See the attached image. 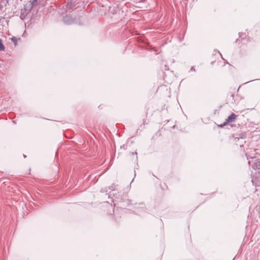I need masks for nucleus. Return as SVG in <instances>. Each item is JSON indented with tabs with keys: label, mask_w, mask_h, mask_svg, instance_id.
Masks as SVG:
<instances>
[{
	"label": "nucleus",
	"mask_w": 260,
	"mask_h": 260,
	"mask_svg": "<svg viewBox=\"0 0 260 260\" xmlns=\"http://www.w3.org/2000/svg\"><path fill=\"white\" fill-rule=\"evenodd\" d=\"M191 71H195V69L194 68V67H192L191 68Z\"/></svg>",
	"instance_id": "nucleus-6"
},
{
	"label": "nucleus",
	"mask_w": 260,
	"mask_h": 260,
	"mask_svg": "<svg viewBox=\"0 0 260 260\" xmlns=\"http://www.w3.org/2000/svg\"><path fill=\"white\" fill-rule=\"evenodd\" d=\"M134 154H137V152H135V153H134Z\"/></svg>",
	"instance_id": "nucleus-8"
},
{
	"label": "nucleus",
	"mask_w": 260,
	"mask_h": 260,
	"mask_svg": "<svg viewBox=\"0 0 260 260\" xmlns=\"http://www.w3.org/2000/svg\"><path fill=\"white\" fill-rule=\"evenodd\" d=\"M236 117H237V116L234 113H232L226 119V122L230 123V122L235 121Z\"/></svg>",
	"instance_id": "nucleus-2"
},
{
	"label": "nucleus",
	"mask_w": 260,
	"mask_h": 260,
	"mask_svg": "<svg viewBox=\"0 0 260 260\" xmlns=\"http://www.w3.org/2000/svg\"><path fill=\"white\" fill-rule=\"evenodd\" d=\"M63 21L64 23L70 24L74 23V20L71 16L67 15L63 18Z\"/></svg>",
	"instance_id": "nucleus-1"
},
{
	"label": "nucleus",
	"mask_w": 260,
	"mask_h": 260,
	"mask_svg": "<svg viewBox=\"0 0 260 260\" xmlns=\"http://www.w3.org/2000/svg\"><path fill=\"white\" fill-rule=\"evenodd\" d=\"M5 50V46L2 43V40L0 39V51H4Z\"/></svg>",
	"instance_id": "nucleus-3"
},
{
	"label": "nucleus",
	"mask_w": 260,
	"mask_h": 260,
	"mask_svg": "<svg viewBox=\"0 0 260 260\" xmlns=\"http://www.w3.org/2000/svg\"><path fill=\"white\" fill-rule=\"evenodd\" d=\"M134 154H137V152H135V153H134Z\"/></svg>",
	"instance_id": "nucleus-9"
},
{
	"label": "nucleus",
	"mask_w": 260,
	"mask_h": 260,
	"mask_svg": "<svg viewBox=\"0 0 260 260\" xmlns=\"http://www.w3.org/2000/svg\"><path fill=\"white\" fill-rule=\"evenodd\" d=\"M11 40H12V42L14 43V45L16 46L17 44V39L15 37H13L11 39Z\"/></svg>",
	"instance_id": "nucleus-4"
},
{
	"label": "nucleus",
	"mask_w": 260,
	"mask_h": 260,
	"mask_svg": "<svg viewBox=\"0 0 260 260\" xmlns=\"http://www.w3.org/2000/svg\"><path fill=\"white\" fill-rule=\"evenodd\" d=\"M23 156H24V157H26V155H24V154L23 155Z\"/></svg>",
	"instance_id": "nucleus-7"
},
{
	"label": "nucleus",
	"mask_w": 260,
	"mask_h": 260,
	"mask_svg": "<svg viewBox=\"0 0 260 260\" xmlns=\"http://www.w3.org/2000/svg\"><path fill=\"white\" fill-rule=\"evenodd\" d=\"M38 0H29V2L31 3V4L32 6L35 5V3L37 2Z\"/></svg>",
	"instance_id": "nucleus-5"
}]
</instances>
